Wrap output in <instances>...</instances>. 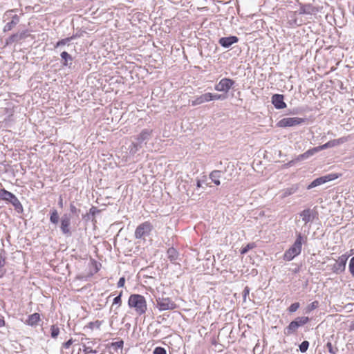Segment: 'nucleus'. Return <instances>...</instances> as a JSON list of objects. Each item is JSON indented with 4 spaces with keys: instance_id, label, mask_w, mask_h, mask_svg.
I'll return each mask as SVG.
<instances>
[{
    "instance_id": "nucleus-33",
    "label": "nucleus",
    "mask_w": 354,
    "mask_h": 354,
    "mask_svg": "<svg viewBox=\"0 0 354 354\" xmlns=\"http://www.w3.org/2000/svg\"><path fill=\"white\" fill-rule=\"evenodd\" d=\"M124 346V341L122 339H120L118 342H112L110 344V346L113 348L115 351H118V349L120 348L122 349Z\"/></svg>"
},
{
    "instance_id": "nucleus-58",
    "label": "nucleus",
    "mask_w": 354,
    "mask_h": 354,
    "mask_svg": "<svg viewBox=\"0 0 354 354\" xmlns=\"http://www.w3.org/2000/svg\"><path fill=\"white\" fill-rule=\"evenodd\" d=\"M94 265H95V273H97L99 271L100 268H99L97 263L95 261H94Z\"/></svg>"
},
{
    "instance_id": "nucleus-27",
    "label": "nucleus",
    "mask_w": 354,
    "mask_h": 354,
    "mask_svg": "<svg viewBox=\"0 0 354 354\" xmlns=\"http://www.w3.org/2000/svg\"><path fill=\"white\" fill-rule=\"evenodd\" d=\"M142 147L143 145L138 141L133 142L129 147V153L134 156Z\"/></svg>"
},
{
    "instance_id": "nucleus-11",
    "label": "nucleus",
    "mask_w": 354,
    "mask_h": 354,
    "mask_svg": "<svg viewBox=\"0 0 354 354\" xmlns=\"http://www.w3.org/2000/svg\"><path fill=\"white\" fill-rule=\"evenodd\" d=\"M299 216L301 217L304 224L306 225L317 218L318 212L315 209V207L314 209L306 208L299 213Z\"/></svg>"
},
{
    "instance_id": "nucleus-50",
    "label": "nucleus",
    "mask_w": 354,
    "mask_h": 354,
    "mask_svg": "<svg viewBox=\"0 0 354 354\" xmlns=\"http://www.w3.org/2000/svg\"><path fill=\"white\" fill-rule=\"evenodd\" d=\"M124 283H125V278L124 277H122L119 279L118 283H117V286H118V288H122V287H124Z\"/></svg>"
},
{
    "instance_id": "nucleus-62",
    "label": "nucleus",
    "mask_w": 354,
    "mask_h": 354,
    "mask_svg": "<svg viewBox=\"0 0 354 354\" xmlns=\"http://www.w3.org/2000/svg\"><path fill=\"white\" fill-rule=\"evenodd\" d=\"M299 271V268H295V269L294 272H295V273H297Z\"/></svg>"
},
{
    "instance_id": "nucleus-12",
    "label": "nucleus",
    "mask_w": 354,
    "mask_h": 354,
    "mask_svg": "<svg viewBox=\"0 0 354 354\" xmlns=\"http://www.w3.org/2000/svg\"><path fill=\"white\" fill-rule=\"evenodd\" d=\"M152 133V129H144L139 134L135 137V139L141 145H146L147 142L151 139Z\"/></svg>"
},
{
    "instance_id": "nucleus-60",
    "label": "nucleus",
    "mask_w": 354,
    "mask_h": 354,
    "mask_svg": "<svg viewBox=\"0 0 354 354\" xmlns=\"http://www.w3.org/2000/svg\"><path fill=\"white\" fill-rule=\"evenodd\" d=\"M4 273H5V271H3V270L0 268V278H1V277L4 275Z\"/></svg>"
},
{
    "instance_id": "nucleus-20",
    "label": "nucleus",
    "mask_w": 354,
    "mask_h": 354,
    "mask_svg": "<svg viewBox=\"0 0 354 354\" xmlns=\"http://www.w3.org/2000/svg\"><path fill=\"white\" fill-rule=\"evenodd\" d=\"M299 189V184H297V183L293 184L290 187L285 188L281 191V198H285L289 196H291V195L294 194L295 193H296Z\"/></svg>"
},
{
    "instance_id": "nucleus-2",
    "label": "nucleus",
    "mask_w": 354,
    "mask_h": 354,
    "mask_svg": "<svg viewBox=\"0 0 354 354\" xmlns=\"http://www.w3.org/2000/svg\"><path fill=\"white\" fill-rule=\"evenodd\" d=\"M128 306L140 316L144 315L147 310L146 299L140 294H131L128 299Z\"/></svg>"
},
{
    "instance_id": "nucleus-35",
    "label": "nucleus",
    "mask_w": 354,
    "mask_h": 354,
    "mask_svg": "<svg viewBox=\"0 0 354 354\" xmlns=\"http://www.w3.org/2000/svg\"><path fill=\"white\" fill-rule=\"evenodd\" d=\"M309 342L307 340L303 341L299 345V348L301 353H306L309 347Z\"/></svg>"
},
{
    "instance_id": "nucleus-29",
    "label": "nucleus",
    "mask_w": 354,
    "mask_h": 354,
    "mask_svg": "<svg viewBox=\"0 0 354 354\" xmlns=\"http://www.w3.org/2000/svg\"><path fill=\"white\" fill-rule=\"evenodd\" d=\"M21 40V37L19 35V34L15 33L11 35L6 40V45L11 44L14 42H17Z\"/></svg>"
},
{
    "instance_id": "nucleus-56",
    "label": "nucleus",
    "mask_w": 354,
    "mask_h": 354,
    "mask_svg": "<svg viewBox=\"0 0 354 354\" xmlns=\"http://www.w3.org/2000/svg\"><path fill=\"white\" fill-rule=\"evenodd\" d=\"M58 205L60 208H62L63 207V199H62V196H59V200H58Z\"/></svg>"
},
{
    "instance_id": "nucleus-18",
    "label": "nucleus",
    "mask_w": 354,
    "mask_h": 354,
    "mask_svg": "<svg viewBox=\"0 0 354 354\" xmlns=\"http://www.w3.org/2000/svg\"><path fill=\"white\" fill-rule=\"evenodd\" d=\"M167 258L173 264H178V261L180 260V254L178 250L174 247L168 248L167 251Z\"/></svg>"
},
{
    "instance_id": "nucleus-45",
    "label": "nucleus",
    "mask_w": 354,
    "mask_h": 354,
    "mask_svg": "<svg viewBox=\"0 0 354 354\" xmlns=\"http://www.w3.org/2000/svg\"><path fill=\"white\" fill-rule=\"evenodd\" d=\"M83 352L84 354H91V352H93V348L90 345H83Z\"/></svg>"
},
{
    "instance_id": "nucleus-41",
    "label": "nucleus",
    "mask_w": 354,
    "mask_h": 354,
    "mask_svg": "<svg viewBox=\"0 0 354 354\" xmlns=\"http://www.w3.org/2000/svg\"><path fill=\"white\" fill-rule=\"evenodd\" d=\"M70 212H71V214H73V215L78 216V215L80 212V209H77L73 203H71L70 204Z\"/></svg>"
},
{
    "instance_id": "nucleus-55",
    "label": "nucleus",
    "mask_w": 354,
    "mask_h": 354,
    "mask_svg": "<svg viewBox=\"0 0 354 354\" xmlns=\"http://www.w3.org/2000/svg\"><path fill=\"white\" fill-rule=\"evenodd\" d=\"M91 214L88 212L86 213V214L83 215V219L86 221H88L91 219Z\"/></svg>"
},
{
    "instance_id": "nucleus-3",
    "label": "nucleus",
    "mask_w": 354,
    "mask_h": 354,
    "mask_svg": "<svg viewBox=\"0 0 354 354\" xmlns=\"http://www.w3.org/2000/svg\"><path fill=\"white\" fill-rule=\"evenodd\" d=\"M310 322V318L306 316L297 317L291 321L290 324L284 328V335L289 336L297 333L299 328L304 326Z\"/></svg>"
},
{
    "instance_id": "nucleus-16",
    "label": "nucleus",
    "mask_w": 354,
    "mask_h": 354,
    "mask_svg": "<svg viewBox=\"0 0 354 354\" xmlns=\"http://www.w3.org/2000/svg\"><path fill=\"white\" fill-rule=\"evenodd\" d=\"M239 41V38L235 35H230L228 37H223L218 39V44L223 48H230L233 44Z\"/></svg>"
},
{
    "instance_id": "nucleus-44",
    "label": "nucleus",
    "mask_w": 354,
    "mask_h": 354,
    "mask_svg": "<svg viewBox=\"0 0 354 354\" xmlns=\"http://www.w3.org/2000/svg\"><path fill=\"white\" fill-rule=\"evenodd\" d=\"M100 212V209H97V207H95V206H92L89 211H88V213L91 214V216L92 217H94L97 214H98L99 212Z\"/></svg>"
},
{
    "instance_id": "nucleus-19",
    "label": "nucleus",
    "mask_w": 354,
    "mask_h": 354,
    "mask_svg": "<svg viewBox=\"0 0 354 354\" xmlns=\"http://www.w3.org/2000/svg\"><path fill=\"white\" fill-rule=\"evenodd\" d=\"M62 59V66L63 67L71 68L73 64V57L68 52L64 50L60 53Z\"/></svg>"
},
{
    "instance_id": "nucleus-30",
    "label": "nucleus",
    "mask_w": 354,
    "mask_h": 354,
    "mask_svg": "<svg viewBox=\"0 0 354 354\" xmlns=\"http://www.w3.org/2000/svg\"><path fill=\"white\" fill-rule=\"evenodd\" d=\"M319 307V301H314L312 303L309 304L304 309V313L305 314H309L313 310H315Z\"/></svg>"
},
{
    "instance_id": "nucleus-26",
    "label": "nucleus",
    "mask_w": 354,
    "mask_h": 354,
    "mask_svg": "<svg viewBox=\"0 0 354 354\" xmlns=\"http://www.w3.org/2000/svg\"><path fill=\"white\" fill-rule=\"evenodd\" d=\"M49 220L50 223L53 225H57L59 223V215L55 208H52L50 209Z\"/></svg>"
},
{
    "instance_id": "nucleus-37",
    "label": "nucleus",
    "mask_w": 354,
    "mask_h": 354,
    "mask_svg": "<svg viewBox=\"0 0 354 354\" xmlns=\"http://www.w3.org/2000/svg\"><path fill=\"white\" fill-rule=\"evenodd\" d=\"M300 307L299 302L292 303L288 308V311L289 313H293L296 312Z\"/></svg>"
},
{
    "instance_id": "nucleus-4",
    "label": "nucleus",
    "mask_w": 354,
    "mask_h": 354,
    "mask_svg": "<svg viewBox=\"0 0 354 354\" xmlns=\"http://www.w3.org/2000/svg\"><path fill=\"white\" fill-rule=\"evenodd\" d=\"M306 121V118H301L298 117L283 118L277 122L276 126L279 128L293 127L298 125H301Z\"/></svg>"
},
{
    "instance_id": "nucleus-15",
    "label": "nucleus",
    "mask_w": 354,
    "mask_h": 354,
    "mask_svg": "<svg viewBox=\"0 0 354 354\" xmlns=\"http://www.w3.org/2000/svg\"><path fill=\"white\" fill-rule=\"evenodd\" d=\"M0 198L12 205H14L18 200L17 197L13 193L4 188L0 189Z\"/></svg>"
},
{
    "instance_id": "nucleus-39",
    "label": "nucleus",
    "mask_w": 354,
    "mask_h": 354,
    "mask_svg": "<svg viewBox=\"0 0 354 354\" xmlns=\"http://www.w3.org/2000/svg\"><path fill=\"white\" fill-rule=\"evenodd\" d=\"M326 347L328 348V351L330 354H336L338 351V348L337 347H334L330 342H327Z\"/></svg>"
},
{
    "instance_id": "nucleus-1",
    "label": "nucleus",
    "mask_w": 354,
    "mask_h": 354,
    "mask_svg": "<svg viewBox=\"0 0 354 354\" xmlns=\"http://www.w3.org/2000/svg\"><path fill=\"white\" fill-rule=\"evenodd\" d=\"M306 242V236L303 235L301 232H296V239L289 249L285 251L283 257V260L290 261L299 255L301 252L302 245Z\"/></svg>"
},
{
    "instance_id": "nucleus-24",
    "label": "nucleus",
    "mask_w": 354,
    "mask_h": 354,
    "mask_svg": "<svg viewBox=\"0 0 354 354\" xmlns=\"http://www.w3.org/2000/svg\"><path fill=\"white\" fill-rule=\"evenodd\" d=\"M223 174V172L220 170H214L210 173L209 178L216 185H220V178H221Z\"/></svg>"
},
{
    "instance_id": "nucleus-32",
    "label": "nucleus",
    "mask_w": 354,
    "mask_h": 354,
    "mask_svg": "<svg viewBox=\"0 0 354 354\" xmlns=\"http://www.w3.org/2000/svg\"><path fill=\"white\" fill-rule=\"evenodd\" d=\"M102 325V321L96 320L95 322H91L86 325V328L93 330L95 328H100Z\"/></svg>"
},
{
    "instance_id": "nucleus-40",
    "label": "nucleus",
    "mask_w": 354,
    "mask_h": 354,
    "mask_svg": "<svg viewBox=\"0 0 354 354\" xmlns=\"http://www.w3.org/2000/svg\"><path fill=\"white\" fill-rule=\"evenodd\" d=\"M122 291H121L118 296H116L113 300V306L118 305V306H121L122 304Z\"/></svg>"
},
{
    "instance_id": "nucleus-38",
    "label": "nucleus",
    "mask_w": 354,
    "mask_h": 354,
    "mask_svg": "<svg viewBox=\"0 0 354 354\" xmlns=\"http://www.w3.org/2000/svg\"><path fill=\"white\" fill-rule=\"evenodd\" d=\"M254 246H255V245H254V243H248L245 247H243L241 249L240 252H241V254H245L248 253V251L252 249Z\"/></svg>"
},
{
    "instance_id": "nucleus-61",
    "label": "nucleus",
    "mask_w": 354,
    "mask_h": 354,
    "mask_svg": "<svg viewBox=\"0 0 354 354\" xmlns=\"http://www.w3.org/2000/svg\"><path fill=\"white\" fill-rule=\"evenodd\" d=\"M87 344L90 345V346H91L93 347V346H94V344H95V342H88L87 343Z\"/></svg>"
},
{
    "instance_id": "nucleus-54",
    "label": "nucleus",
    "mask_w": 354,
    "mask_h": 354,
    "mask_svg": "<svg viewBox=\"0 0 354 354\" xmlns=\"http://www.w3.org/2000/svg\"><path fill=\"white\" fill-rule=\"evenodd\" d=\"M17 34H19V35L21 37V40L24 39L28 36V32L27 30H24L21 32H17Z\"/></svg>"
},
{
    "instance_id": "nucleus-14",
    "label": "nucleus",
    "mask_w": 354,
    "mask_h": 354,
    "mask_svg": "<svg viewBox=\"0 0 354 354\" xmlns=\"http://www.w3.org/2000/svg\"><path fill=\"white\" fill-rule=\"evenodd\" d=\"M319 11V8L310 3L301 4L299 15H315Z\"/></svg>"
},
{
    "instance_id": "nucleus-52",
    "label": "nucleus",
    "mask_w": 354,
    "mask_h": 354,
    "mask_svg": "<svg viewBox=\"0 0 354 354\" xmlns=\"http://www.w3.org/2000/svg\"><path fill=\"white\" fill-rule=\"evenodd\" d=\"M6 264V258L0 254V268H2L5 266Z\"/></svg>"
},
{
    "instance_id": "nucleus-48",
    "label": "nucleus",
    "mask_w": 354,
    "mask_h": 354,
    "mask_svg": "<svg viewBox=\"0 0 354 354\" xmlns=\"http://www.w3.org/2000/svg\"><path fill=\"white\" fill-rule=\"evenodd\" d=\"M250 290V289L248 286H245L244 288L243 291V299L244 301H246V297H247V296L249 295Z\"/></svg>"
},
{
    "instance_id": "nucleus-5",
    "label": "nucleus",
    "mask_w": 354,
    "mask_h": 354,
    "mask_svg": "<svg viewBox=\"0 0 354 354\" xmlns=\"http://www.w3.org/2000/svg\"><path fill=\"white\" fill-rule=\"evenodd\" d=\"M342 175L337 173H330L324 176H322L313 180L307 187V189H311L317 186L322 185L326 183L334 180L338 178Z\"/></svg>"
},
{
    "instance_id": "nucleus-51",
    "label": "nucleus",
    "mask_w": 354,
    "mask_h": 354,
    "mask_svg": "<svg viewBox=\"0 0 354 354\" xmlns=\"http://www.w3.org/2000/svg\"><path fill=\"white\" fill-rule=\"evenodd\" d=\"M73 343V340L72 338H71L66 342L63 343L62 347L67 349L72 345Z\"/></svg>"
},
{
    "instance_id": "nucleus-17",
    "label": "nucleus",
    "mask_w": 354,
    "mask_h": 354,
    "mask_svg": "<svg viewBox=\"0 0 354 354\" xmlns=\"http://www.w3.org/2000/svg\"><path fill=\"white\" fill-rule=\"evenodd\" d=\"M346 139L344 138H340L339 139H334L331 140L326 143L319 145L318 147H316V149H317V151H320L322 150H324L328 148H332L334 147H336L340 144H342L345 142Z\"/></svg>"
},
{
    "instance_id": "nucleus-53",
    "label": "nucleus",
    "mask_w": 354,
    "mask_h": 354,
    "mask_svg": "<svg viewBox=\"0 0 354 354\" xmlns=\"http://www.w3.org/2000/svg\"><path fill=\"white\" fill-rule=\"evenodd\" d=\"M100 345H98L95 349H93V352H91V354H99L100 349ZM104 351H102L101 353L100 354H104Z\"/></svg>"
},
{
    "instance_id": "nucleus-22",
    "label": "nucleus",
    "mask_w": 354,
    "mask_h": 354,
    "mask_svg": "<svg viewBox=\"0 0 354 354\" xmlns=\"http://www.w3.org/2000/svg\"><path fill=\"white\" fill-rule=\"evenodd\" d=\"M317 152L318 151H317V149H316V147L311 148V149L307 150L304 153L298 155L296 157V160H297V162H299V161L306 160V159L309 158L310 157L313 156V155H315Z\"/></svg>"
},
{
    "instance_id": "nucleus-28",
    "label": "nucleus",
    "mask_w": 354,
    "mask_h": 354,
    "mask_svg": "<svg viewBox=\"0 0 354 354\" xmlns=\"http://www.w3.org/2000/svg\"><path fill=\"white\" fill-rule=\"evenodd\" d=\"M72 41L71 37H68L64 39H62L56 42L54 45L55 49H58L62 48L63 46L69 45V43Z\"/></svg>"
},
{
    "instance_id": "nucleus-43",
    "label": "nucleus",
    "mask_w": 354,
    "mask_h": 354,
    "mask_svg": "<svg viewBox=\"0 0 354 354\" xmlns=\"http://www.w3.org/2000/svg\"><path fill=\"white\" fill-rule=\"evenodd\" d=\"M348 269L351 274L354 277V257L350 259Z\"/></svg>"
},
{
    "instance_id": "nucleus-10",
    "label": "nucleus",
    "mask_w": 354,
    "mask_h": 354,
    "mask_svg": "<svg viewBox=\"0 0 354 354\" xmlns=\"http://www.w3.org/2000/svg\"><path fill=\"white\" fill-rule=\"evenodd\" d=\"M152 230V225L148 221L144 222L139 225L135 231L136 239H140L144 236H148Z\"/></svg>"
},
{
    "instance_id": "nucleus-7",
    "label": "nucleus",
    "mask_w": 354,
    "mask_h": 354,
    "mask_svg": "<svg viewBox=\"0 0 354 354\" xmlns=\"http://www.w3.org/2000/svg\"><path fill=\"white\" fill-rule=\"evenodd\" d=\"M156 301L160 311L175 310L177 308V305L169 297H158Z\"/></svg>"
},
{
    "instance_id": "nucleus-42",
    "label": "nucleus",
    "mask_w": 354,
    "mask_h": 354,
    "mask_svg": "<svg viewBox=\"0 0 354 354\" xmlns=\"http://www.w3.org/2000/svg\"><path fill=\"white\" fill-rule=\"evenodd\" d=\"M153 354H167V351L165 348L161 346H157L153 351Z\"/></svg>"
},
{
    "instance_id": "nucleus-9",
    "label": "nucleus",
    "mask_w": 354,
    "mask_h": 354,
    "mask_svg": "<svg viewBox=\"0 0 354 354\" xmlns=\"http://www.w3.org/2000/svg\"><path fill=\"white\" fill-rule=\"evenodd\" d=\"M235 84V81L232 79L224 77L215 84L214 89L217 91L227 93L234 87Z\"/></svg>"
},
{
    "instance_id": "nucleus-13",
    "label": "nucleus",
    "mask_w": 354,
    "mask_h": 354,
    "mask_svg": "<svg viewBox=\"0 0 354 354\" xmlns=\"http://www.w3.org/2000/svg\"><path fill=\"white\" fill-rule=\"evenodd\" d=\"M271 102L276 109H283L287 106L284 102V95L282 94H274L271 97Z\"/></svg>"
},
{
    "instance_id": "nucleus-46",
    "label": "nucleus",
    "mask_w": 354,
    "mask_h": 354,
    "mask_svg": "<svg viewBox=\"0 0 354 354\" xmlns=\"http://www.w3.org/2000/svg\"><path fill=\"white\" fill-rule=\"evenodd\" d=\"M15 12V9L7 10L3 15V18H5L6 19H8L9 18L12 19V16L14 15L13 12Z\"/></svg>"
},
{
    "instance_id": "nucleus-49",
    "label": "nucleus",
    "mask_w": 354,
    "mask_h": 354,
    "mask_svg": "<svg viewBox=\"0 0 354 354\" xmlns=\"http://www.w3.org/2000/svg\"><path fill=\"white\" fill-rule=\"evenodd\" d=\"M296 162H297V160H296V158L293 160H291L290 161L288 162L287 163H285L283 165V168H289L294 165Z\"/></svg>"
},
{
    "instance_id": "nucleus-25",
    "label": "nucleus",
    "mask_w": 354,
    "mask_h": 354,
    "mask_svg": "<svg viewBox=\"0 0 354 354\" xmlns=\"http://www.w3.org/2000/svg\"><path fill=\"white\" fill-rule=\"evenodd\" d=\"M40 320V315L37 313H35L33 314L30 315L28 317L27 320L26 321V323L31 326H36L39 321Z\"/></svg>"
},
{
    "instance_id": "nucleus-59",
    "label": "nucleus",
    "mask_w": 354,
    "mask_h": 354,
    "mask_svg": "<svg viewBox=\"0 0 354 354\" xmlns=\"http://www.w3.org/2000/svg\"><path fill=\"white\" fill-rule=\"evenodd\" d=\"M202 181L201 180H196V187L198 188L201 187L202 186Z\"/></svg>"
},
{
    "instance_id": "nucleus-57",
    "label": "nucleus",
    "mask_w": 354,
    "mask_h": 354,
    "mask_svg": "<svg viewBox=\"0 0 354 354\" xmlns=\"http://www.w3.org/2000/svg\"><path fill=\"white\" fill-rule=\"evenodd\" d=\"M6 324L5 320L0 317V328L4 326Z\"/></svg>"
},
{
    "instance_id": "nucleus-47",
    "label": "nucleus",
    "mask_w": 354,
    "mask_h": 354,
    "mask_svg": "<svg viewBox=\"0 0 354 354\" xmlns=\"http://www.w3.org/2000/svg\"><path fill=\"white\" fill-rule=\"evenodd\" d=\"M84 33V31L82 30H78L76 33L73 34L71 36V38L72 39V41L74 39H76L77 38H80L83 36V34Z\"/></svg>"
},
{
    "instance_id": "nucleus-36",
    "label": "nucleus",
    "mask_w": 354,
    "mask_h": 354,
    "mask_svg": "<svg viewBox=\"0 0 354 354\" xmlns=\"http://www.w3.org/2000/svg\"><path fill=\"white\" fill-rule=\"evenodd\" d=\"M12 206L14 207L15 210L18 214H23V212H24L23 205H22V204L21 203V202L19 201V199L17 200V202H15V203H14V205H12Z\"/></svg>"
},
{
    "instance_id": "nucleus-34",
    "label": "nucleus",
    "mask_w": 354,
    "mask_h": 354,
    "mask_svg": "<svg viewBox=\"0 0 354 354\" xmlns=\"http://www.w3.org/2000/svg\"><path fill=\"white\" fill-rule=\"evenodd\" d=\"M59 334V328L56 325H52L50 327V336L52 338H57Z\"/></svg>"
},
{
    "instance_id": "nucleus-23",
    "label": "nucleus",
    "mask_w": 354,
    "mask_h": 354,
    "mask_svg": "<svg viewBox=\"0 0 354 354\" xmlns=\"http://www.w3.org/2000/svg\"><path fill=\"white\" fill-rule=\"evenodd\" d=\"M19 22V17L15 14V15L12 16L11 21L8 22L3 27V32H8L11 30L14 26H15Z\"/></svg>"
},
{
    "instance_id": "nucleus-21",
    "label": "nucleus",
    "mask_w": 354,
    "mask_h": 354,
    "mask_svg": "<svg viewBox=\"0 0 354 354\" xmlns=\"http://www.w3.org/2000/svg\"><path fill=\"white\" fill-rule=\"evenodd\" d=\"M210 102L209 99V93H205L200 96H197L195 97L194 100L192 101V106L200 105L204 102Z\"/></svg>"
},
{
    "instance_id": "nucleus-31",
    "label": "nucleus",
    "mask_w": 354,
    "mask_h": 354,
    "mask_svg": "<svg viewBox=\"0 0 354 354\" xmlns=\"http://www.w3.org/2000/svg\"><path fill=\"white\" fill-rule=\"evenodd\" d=\"M226 95L223 94H217V93H209V99L210 101L214 100H224L226 99Z\"/></svg>"
},
{
    "instance_id": "nucleus-8",
    "label": "nucleus",
    "mask_w": 354,
    "mask_h": 354,
    "mask_svg": "<svg viewBox=\"0 0 354 354\" xmlns=\"http://www.w3.org/2000/svg\"><path fill=\"white\" fill-rule=\"evenodd\" d=\"M348 257L349 255L347 254L341 255L338 259L335 260V263L332 266V272L336 274L343 273L346 270V266Z\"/></svg>"
},
{
    "instance_id": "nucleus-6",
    "label": "nucleus",
    "mask_w": 354,
    "mask_h": 354,
    "mask_svg": "<svg viewBox=\"0 0 354 354\" xmlns=\"http://www.w3.org/2000/svg\"><path fill=\"white\" fill-rule=\"evenodd\" d=\"M71 214L68 213L64 214L60 218L59 229L62 234L66 237L72 236V232L71 231Z\"/></svg>"
}]
</instances>
